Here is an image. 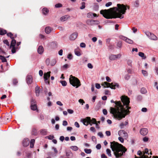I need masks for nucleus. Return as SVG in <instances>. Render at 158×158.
I'll use <instances>...</instances> for the list:
<instances>
[{
    "label": "nucleus",
    "mask_w": 158,
    "mask_h": 158,
    "mask_svg": "<svg viewBox=\"0 0 158 158\" xmlns=\"http://www.w3.org/2000/svg\"><path fill=\"white\" fill-rule=\"evenodd\" d=\"M137 154L139 156L143 155V158H148V156H144V155H143V153L142 152L140 151H139L138 152Z\"/></svg>",
    "instance_id": "36"
},
{
    "label": "nucleus",
    "mask_w": 158,
    "mask_h": 158,
    "mask_svg": "<svg viewBox=\"0 0 158 158\" xmlns=\"http://www.w3.org/2000/svg\"><path fill=\"white\" fill-rule=\"evenodd\" d=\"M29 140L28 139H24L23 140V145L24 146L27 147L29 143Z\"/></svg>",
    "instance_id": "17"
},
{
    "label": "nucleus",
    "mask_w": 158,
    "mask_h": 158,
    "mask_svg": "<svg viewBox=\"0 0 158 158\" xmlns=\"http://www.w3.org/2000/svg\"><path fill=\"white\" fill-rule=\"evenodd\" d=\"M77 33L76 32L74 33L70 36L69 39L70 40H73L77 38Z\"/></svg>",
    "instance_id": "14"
},
{
    "label": "nucleus",
    "mask_w": 158,
    "mask_h": 158,
    "mask_svg": "<svg viewBox=\"0 0 158 158\" xmlns=\"http://www.w3.org/2000/svg\"><path fill=\"white\" fill-rule=\"evenodd\" d=\"M134 6L135 7H138L139 6V3L138 0H136L133 2Z\"/></svg>",
    "instance_id": "31"
},
{
    "label": "nucleus",
    "mask_w": 158,
    "mask_h": 158,
    "mask_svg": "<svg viewBox=\"0 0 158 158\" xmlns=\"http://www.w3.org/2000/svg\"><path fill=\"white\" fill-rule=\"evenodd\" d=\"M143 32L149 39L153 40H157V37L154 34L149 31H143Z\"/></svg>",
    "instance_id": "6"
},
{
    "label": "nucleus",
    "mask_w": 158,
    "mask_h": 158,
    "mask_svg": "<svg viewBox=\"0 0 158 158\" xmlns=\"http://www.w3.org/2000/svg\"><path fill=\"white\" fill-rule=\"evenodd\" d=\"M122 102L120 101H114L111 100L110 102L114 103V107L110 108V113L113 114L116 118L120 120L125 118L126 115L129 113V110L130 108L128 106L130 102L129 98L127 96H123L121 97Z\"/></svg>",
    "instance_id": "1"
},
{
    "label": "nucleus",
    "mask_w": 158,
    "mask_h": 158,
    "mask_svg": "<svg viewBox=\"0 0 158 158\" xmlns=\"http://www.w3.org/2000/svg\"><path fill=\"white\" fill-rule=\"evenodd\" d=\"M67 111L70 114H72L73 113V111L71 109H68L67 110Z\"/></svg>",
    "instance_id": "64"
},
{
    "label": "nucleus",
    "mask_w": 158,
    "mask_h": 158,
    "mask_svg": "<svg viewBox=\"0 0 158 158\" xmlns=\"http://www.w3.org/2000/svg\"><path fill=\"white\" fill-rule=\"evenodd\" d=\"M142 98L141 95H139L137 96L136 99L138 101H140L142 100Z\"/></svg>",
    "instance_id": "46"
},
{
    "label": "nucleus",
    "mask_w": 158,
    "mask_h": 158,
    "mask_svg": "<svg viewBox=\"0 0 158 158\" xmlns=\"http://www.w3.org/2000/svg\"><path fill=\"white\" fill-rule=\"evenodd\" d=\"M27 83L28 84H30L32 82V77L31 75H28L26 78Z\"/></svg>",
    "instance_id": "13"
},
{
    "label": "nucleus",
    "mask_w": 158,
    "mask_h": 158,
    "mask_svg": "<svg viewBox=\"0 0 158 158\" xmlns=\"http://www.w3.org/2000/svg\"><path fill=\"white\" fill-rule=\"evenodd\" d=\"M106 134L107 136H110L111 135V133L110 131H106Z\"/></svg>",
    "instance_id": "62"
},
{
    "label": "nucleus",
    "mask_w": 158,
    "mask_h": 158,
    "mask_svg": "<svg viewBox=\"0 0 158 158\" xmlns=\"http://www.w3.org/2000/svg\"><path fill=\"white\" fill-rule=\"evenodd\" d=\"M31 134L32 135H37V132L35 128L32 129L31 131Z\"/></svg>",
    "instance_id": "35"
},
{
    "label": "nucleus",
    "mask_w": 158,
    "mask_h": 158,
    "mask_svg": "<svg viewBox=\"0 0 158 158\" xmlns=\"http://www.w3.org/2000/svg\"><path fill=\"white\" fill-rule=\"evenodd\" d=\"M95 87L97 89H99L101 88V86L100 84L98 83H96L95 84Z\"/></svg>",
    "instance_id": "59"
},
{
    "label": "nucleus",
    "mask_w": 158,
    "mask_h": 158,
    "mask_svg": "<svg viewBox=\"0 0 158 158\" xmlns=\"http://www.w3.org/2000/svg\"><path fill=\"white\" fill-rule=\"evenodd\" d=\"M117 7L111 8L108 10H102L100 13L107 19L119 18L122 19L124 18V15L127 10L126 6L123 4H118Z\"/></svg>",
    "instance_id": "2"
},
{
    "label": "nucleus",
    "mask_w": 158,
    "mask_h": 158,
    "mask_svg": "<svg viewBox=\"0 0 158 158\" xmlns=\"http://www.w3.org/2000/svg\"><path fill=\"white\" fill-rule=\"evenodd\" d=\"M87 66H88V68H89V69H92L93 68V65L90 63H89L88 64Z\"/></svg>",
    "instance_id": "58"
},
{
    "label": "nucleus",
    "mask_w": 158,
    "mask_h": 158,
    "mask_svg": "<svg viewBox=\"0 0 158 158\" xmlns=\"http://www.w3.org/2000/svg\"><path fill=\"white\" fill-rule=\"evenodd\" d=\"M148 133V130L147 128H142L140 130V134L143 136L146 135Z\"/></svg>",
    "instance_id": "11"
},
{
    "label": "nucleus",
    "mask_w": 158,
    "mask_h": 158,
    "mask_svg": "<svg viewBox=\"0 0 158 158\" xmlns=\"http://www.w3.org/2000/svg\"><path fill=\"white\" fill-rule=\"evenodd\" d=\"M69 82L73 86L77 88L81 86V84L79 80L77 77L72 75L70 76L69 79Z\"/></svg>",
    "instance_id": "4"
},
{
    "label": "nucleus",
    "mask_w": 158,
    "mask_h": 158,
    "mask_svg": "<svg viewBox=\"0 0 158 158\" xmlns=\"http://www.w3.org/2000/svg\"><path fill=\"white\" fill-rule=\"evenodd\" d=\"M40 87L38 86H37L35 88V93L36 94V96H39L40 95Z\"/></svg>",
    "instance_id": "19"
},
{
    "label": "nucleus",
    "mask_w": 158,
    "mask_h": 158,
    "mask_svg": "<svg viewBox=\"0 0 158 158\" xmlns=\"http://www.w3.org/2000/svg\"><path fill=\"white\" fill-rule=\"evenodd\" d=\"M69 18V16L68 15H65L61 17L60 18V20L62 22H64L67 21Z\"/></svg>",
    "instance_id": "15"
},
{
    "label": "nucleus",
    "mask_w": 158,
    "mask_h": 158,
    "mask_svg": "<svg viewBox=\"0 0 158 158\" xmlns=\"http://www.w3.org/2000/svg\"><path fill=\"white\" fill-rule=\"evenodd\" d=\"M102 85L104 86V87H110L111 89H115L116 87L118 88L119 85L115 83H110L106 82H105L102 84Z\"/></svg>",
    "instance_id": "5"
},
{
    "label": "nucleus",
    "mask_w": 158,
    "mask_h": 158,
    "mask_svg": "<svg viewBox=\"0 0 158 158\" xmlns=\"http://www.w3.org/2000/svg\"><path fill=\"white\" fill-rule=\"evenodd\" d=\"M87 24L89 25L93 26L94 25V22L93 19L88 20L86 21Z\"/></svg>",
    "instance_id": "20"
},
{
    "label": "nucleus",
    "mask_w": 158,
    "mask_h": 158,
    "mask_svg": "<svg viewBox=\"0 0 158 158\" xmlns=\"http://www.w3.org/2000/svg\"><path fill=\"white\" fill-rule=\"evenodd\" d=\"M0 59H1L3 62H6V58L2 56H0Z\"/></svg>",
    "instance_id": "39"
},
{
    "label": "nucleus",
    "mask_w": 158,
    "mask_h": 158,
    "mask_svg": "<svg viewBox=\"0 0 158 158\" xmlns=\"http://www.w3.org/2000/svg\"><path fill=\"white\" fill-rule=\"evenodd\" d=\"M50 72H48L44 74V78L45 81H46V80H47L49 78L50 76Z\"/></svg>",
    "instance_id": "16"
},
{
    "label": "nucleus",
    "mask_w": 158,
    "mask_h": 158,
    "mask_svg": "<svg viewBox=\"0 0 158 158\" xmlns=\"http://www.w3.org/2000/svg\"><path fill=\"white\" fill-rule=\"evenodd\" d=\"M60 83L63 86H65L67 85V83L65 81H61Z\"/></svg>",
    "instance_id": "48"
},
{
    "label": "nucleus",
    "mask_w": 158,
    "mask_h": 158,
    "mask_svg": "<svg viewBox=\"0 0 158 158\" xmlns=\"http://www.w3.org/2000/svg\"><path fill=\"white\" fill-rule=\"evenodd\" d=\"M42 11L44 15H47L49 12V10L47 8H44L42 9Z\"/></svg>",
    "instance_id": "22"
},
{
    "label": "nucleus",
    "mask_w": 158,
    "mask_h": 158,
    "mask_svg": "<svg viewBox=\"0 0 158 158\" xmlns=\"http://www.w3.org/2000/svg\"><path fill=\"white\" fill-rule=\"evenodd\" d=\"M139 56L142 57L143 59H145L146 58V57L144 55V54L143 52H140L139 53Z\"/></svg>",
    "instance_id": "25"
},
{
    "label": "nucleus",
    "mask_w": 158,
    "mask_h": 158,
    "mask_svg": "<svg viewBox=\"0 0 158 158\" xmlns=\"http://www.w3.org/2000/svg\"><path fill=\"white\" fill-rule=\"evenodd\" d=\"M16 44V41L14 39L12 40L10 48H11V52L12 54L15 53L16 52V50L19 49V47H15V46Z\"/></svg>",
    "instance_id": "7"
},
{
    "label": "nucleus",
    "mask_w": 158,
    "mask_h": 158,
    "mask_svg": "<svg viewBox=\"0 0 158 158\" xmlns=\"http://www.w3.org/2000/svg\"><path fill=\"white\" fill-rule=\"evenodd\" d=\"M101 145L99 143L97 144L96 146V148L98 150L100 149L101 148Z\"/></svg>",
    "instance_id": "54"
},
{
    "label": "nucleus",
    "mask_w": 158,
    "mask_h": 158,
    "mask_svg": "<svg viewBox=\"0 0 158 158\" xmlns=\"http://www.w3.org/2000/svg\"><path fill=\"white\" fill-rule=\"evenodd\" d=\"M141 92L142 94H146L147 93V91L145 88H142L141 89Z\"/></svg>",
    "instance_id": "32"
},
{
    "label": "nucleus",
    "mask_w": 158,
    "mask_h": 158,
    "mask_svg": "<svg viewBox=\"0 0 158 158\" xmlns=\"http://www.w3.org/2000/svg\"><path fill=\"white\" fill-rule=\"evenodd\" d=\"M81 6L80 7V9H83L85 7V3L84 2H83L81 3Z\"/></svg>",
    "instance_id": "42"
},
{
    "label": "nucleus",
    "mask_w": 158,
    "mask_h": 158,
    "mask_svg": "<svg viewBox=\"0 0 158 158\" xmlns=\"http://www.w3.org/2000/svg\"><path fill=\"white\" fill-rule=\"evenodd\" d=\"M112 4V3L111 2H109L106 3L105 5V6L106 7H109Z\"/></svg>",
    "instance_id": "55"
},
{
    "label": "nucleus",
    "mask_w": 158,
    "mask_h": 158,
    "mask_svg": "<svg viewBox=\"0 0 158 158\" xmlns=\"http://www.w3.org/2000/svg\"><path fill=\"white\" fill-rule=\"evenodd\" d=\"M84 151L87 154H90L92 150L90 149L85 148L84 149Z\"/></svg>",
    "instance_id": "34"
},
{
    "label": "nucleus",
    "mask_w": 158,
    "mask_h": 158,
    "mask_svg": "<svg viewBox=\"0 0 158 158\" xmlns=\"http://www.w3.org/2000/svg\"><path fill=\"white\" fill-rule=\"evenodd\" d=\"M142 73L144 76L147 77L148 76V74L147 71L143 70H142Z\"/></svg>",
    "instance_id": "37"
},
{
    "label": "nucleus",
    "mask_w": 158,
    "mask_h": 158,
    "mask_svg": "<svg viewBox=\"0 0 158 158\" xmlns=\"http://www.w3.org/2000/svg\"><path fill=\"white\" fill-rule=\"evenodd\" d=\"M130 78V76L128 74H126L124 77V78L126 80H128Z\"/></svg>",
    "instance_id": "47"
},
{
    "label": "nucleus",
    "mask_w": 158,
    "mask_h": 158,
    "mask_svg": "<svg viewBox=\"0 0 158 158\" xmlns=\"http://www.w3.org/2000/svg\"><path fill=\"white\" fill-rule=\"evenodd\" d=\"M106 151L107 154L109 156L111 157V154L110 150L109 149H107Z\"/></svg>",
    "instance_id": "38"
},
{
    "label": "nucleus",
    "mask_w": 158,
    "mask_h": 158,
    "mask_svg": "<svg viewBox=\"0 0 158 158\" xmlns=\"http://www.w3.org/2000/svg\"><path fill=\"white\" fill-rule=\"evenodd\" d=\"M85 44L84 43H81L80 44V46L81 47L85 48Z\"/></svg>",
    "instance_id": "63"
},
{
    "label": "nucleus",
    "mask_w": 158,
    "mask_h": 158,
    "mask_svg": "<svg viewBox=\"0 0 158 158\" xmlns=\"http://www.w3.org/2000/svg\"><path fill=\"white\" fill-rule=\"evenodd\" d=\"M96 123H97L96 119L94 118H93L92 119H90V121H89V124L92 126L93 124H95Z\"/></svg>",
    "instance_id": "24"
},
{
    "label": "nucleus",
    "mask_w": 158,
    "mask_h": 158,
    "mask_svg": "<svg viewBox=\"0 0 158 158\" xmlns=\"http://www.w3.org/2000/svg\"><path fill=\"white\" fill-rule=\"evenodd\" d=\"M49 139H52L54 138V137L53 135H50L46 137Z\"/></svg>",
    "instance_id": "45"
},
{
    "label": "nucleus",
    "mask_w": 158,
    "mask_h": 158,
    "mask_svg": "<svg viewBox=\"0 0 158 158\" xmlns=\"http://www.w3.org/2000/svg\"><path fill=\"white\" fill-rule=\"evenodd\" d=\"M56 61L55 59H54L52 60L51 62V65L52 66H54L56 63Z\"/></svg>",
    "instance_id": "33"
},
{
    "label": "nucleus",
    "mask_w": 158,
    "mask_h": 158,
    "mask_svg": "<svg viewBox=\"0 0 158 158\" xmlns=\"http://www.w3.org/2000/svg\"><path fill=\"white\" fill-rule=\"evenodd\" d=\"M35 142V140L34 139H32L30 141V147L31 148H33L34 146V144Z\"/></svg>",
    "instance_id": "28"
},
{
    "label": "nucleus",
    "mask_w": 158,
    "mask_h": 158,
    "mask_svg": "<svg viewBox=\"0 0 158 158\" xmlns=\"http://www.w3.org/2000/svg\"><path fill=\"white\" fill-rule=\"evenodd\" d=\"M127 63L128 65L130 66H131L132 60L130 59H128L127 60Z\"/></svg>",
    "instance_id": "40"
},
{
    "label": "nucleus",
    "mask_w": 158,
    "mask_h": 158,
    "mask_svg": "<svg viewBox=\"0 0 158 158\" xmlns=\"http://www.w3.org/2000/svg\"><path fill=\"white\" fill-rule=\"evenodd\" d=\"M143 140L144 142H147L148 141L149 138L147 136H145L143 138Z\"/></svg>",
    "instance_id": "44"
},
{
    "label": "nucleus",
    "mask_w": 158,
    "mask_h": 158,
    "mask_svg": "<svg viewBox=\"0 0 158 158\" xmlns=\"http://www.w3.org/2000/svg\"><path fill=\"white\" fill-rule=\"evenodd\" d=\"M62 6V5L60 3L56 4L55 5V7L56 8L60 7Z\"/></svg>",
    "instance_id": "52"
},
{
    "label": "nucleus",
    "mask_w": 158,
    "mask_h": 158,
    "mask_svg": "<svg viewBox=\"0 0 158 158\" xmlns=\"http://www.w3.org/2000/svg\"><path fill=\"white\" fill-rule=\"evenodd\" d=\"M52 31V28L49 27H47L45 28V32L47 34H49Z\"/></svg>",
    "instance_id": "21"
},
{
    "label": "nucleus",
    "mask_w": 158,
    "mask_h": 158,
    "mask_svg": "<svg viewBox=\"0 0 158 158\" xmlns=\"http://www.w3.org/2000/svg\"><path fill=\"white\" fill-rule=\"evenodd\" d=\"M145 154H148V155L149 154L148 150L147 148H146L145 149L144 152L143 153V155H144H144Z\"/></svg>",
    "instance_id": "53"
},
{
    "label": "nucleus",
    "mask_w": 158,
    "mask_h": 158,
    "mask_svg": "<svg viewBox=\"0 0 158 158\" xmlns=\"http://www.w3.org/2000/svg\"><path fill=\"white\" fill-rule=\"evenodd\" d=\"M7 35L10 37L12 39H14L16 37V35H15L14 36H13V34L11 32L8 33L7 34Z\"/></svg>",
    "instance_id": "23"
},
{
    "label": "nucleus",
    "mask_w": 158,
    "mask_h": 158,
    "mask_svg": "<svg viewBox=\"0 0 158 158\" xmlns=\"http://www.w3.org/2000/svg\"><path fill=\"white\" fill-rule=\"evenodd\" d=\"M110 147L117 158L122 156L127 151V149L122 144L115 141L110 142Z\"/></svg>",
    "instance_id": "3"
},
{
    "label": "nucleus",
    "mask_w": 158,
    "mask_h": 158,
    "mask_svg": "<svg viewBox=\"0 0 158 158\" xmlns=\"http://www.w3.org/2000/svg\"><path fill=\"white\" fill-rule=\"evenodd\" d=\"M3 43L6 44L7 45V46H9V43L8 41L6 40H3Z\"/></svg>",
    "instance_id": "57"
},
{
    "label": "nucleus",
    "mask_w": 158,
    "mask_h": 158,
    "mask_svg": "<svg viewBox=\"0 0 158 158\" xmlns=\"http://www.w3.org/2000/svg\"><path fill=\"white\" fill-rule=\"evenodd\" d=\"M75 55L78 56H80L81 55L80 52L79 51H75Z\"/></svg>",
    "instance_id": "49"
},
{
    "label": "nucleus",
    "mask_w": 158,
    "mask_h": 158,
    "mask_svg": "<svg viewBox=\"0 0 158 158\" xmlns=\"http://www.w3.org/2000/svg\"><path fill=\"white\" fill-rule=\"evenodd\" d=\"M98 136H100L101 138H103V135L102 132H99L98 133Z\"/></svg>",
    "instance_id": "61"
},
{
    "label": "nucleus",
    "mask_w": 158,
    "mask_h": 158,
    "mask_svg": "<svg viewBox=\"0 0 158 158\" xmlns=\"http://www.w3.org/2000/svg\"><path fill=\"white\" fill-rule=\"evenodd\" d=\"M94 25L98 24L100 23L99 22L98 20H94Z\"/></svg>",
    "instance_id": "60"
},
{
    "label": "nucleus",
    "mask_w": 158,
    "mask_h": 158,
    "mask_svg": "<svg viewBox=\"0 0 158 158\" xmlns=\"http://www.w3.org/2000/svg\"><path fill=\"white\" fill-rule=\"evenodd\" d=\"M118 135L122 137H127L128 136L127 133L124 130H120L118 132Z\"/></svg>",
    "instance_id": "8"
},
{
    "label": "nucleus",
    "mask_w": 158,
    "mask_h": 158,
    "mask_svg": "<svg viewBox=\"0 0 158 158\" xmlns=\"http://www.w3.org/2000/svg\"><path fill=\"white\" fill-rule=\"evenodd\" d=\"M117 46L118 48H121L122 46V42L120 41L118 42L117 44Z\"/></svg>",
    "instance_id": "43"
},
{
    "label": "nucleus",
    "mask_w": 158,
    "mask_h": 158,
    "mask_svg": "<svg viewBox=\"0 0 158 158\" xmlns=\"http://www.w3.org/2000/svg\"><path fill=\"white\" fill-rule=\"evenodd\" d=\"M121 55L120 54L116 55H111L109 57V59L111 60H114L118 58H120Z\"/></svg>",
    "instance_id": "10"
},
{
    "label": "nucleus",
    "mask_w": 158,
    "mask_h": 158,
    "mask_svg": "<svg viewBox=\"0 0 158 158\" xmlns=\"http://www.w3.org/2000/svg\"><path fill=\"white\" fill-rule=\"evenodd\" d=\"M90 121V117H87L85 119H82L81 121L84 125L87 126L89 124V121Z\"/></svg>",
    "instance_id": "9"
},
{
    "label": "nucleus",
    "mask_w": 158,
    "mask_h": 158,
    "mask_svg": "<svg viewBox=\"0 0 158 158\" xmlns=\"http://www.w3.org/2000/svg\"><path fill=\"white\" fill-rule=\"evenodd\" d=\"M67 58L69 60H71L73 59V56L71 54H69L67 56Z\"/></svg>",
    "instance_id": "51"
},
{
    "label": "nucleus",
    "mask_w": 158,
    "mask_h": 158,
    "mask_svg": "<svg viewBox=\"0 0 158 158\" xmlns=\"http://www.w3.org/2000/svg\"><path fill=\"white\" fill-rule=\"evenodd\" d=\"M118 139L122 143H123L124 142V139L122 137H119L118 138Z\"/></svg>",
    "instance_id": "56"
},
{
    "label": "nucleus",
    "mask_w": 158,
    "mask_h": 158,
    "mask_svg": "<svg viewBox=\"0 0 158 158\" xmlns=\"http://www.w3.org/2000/svg\"><path fill=\"white\" fill-rule=\"evenodd\" d=\"M70 148L74 151H77L78 149V148L76 146H71Z\"/></svg>",
    "instance_id": "29"
},
{
    "label": "nucleus",
    "mask_w": 158,
    "mask_h": 158,
    "mask_svg": "<svg viewBox=\"0 0 158 158\" xmlns=\"http://www.w3.org/2000/svg\"><path fill=\"white\" fill-rule=\"evenodd\" d=\"M40 133L42 135H46L47 134V131L46 130L42 129L40 131Z\"/></svg>",
    "instance_id": "27"
},
{
    "label": "nucleus",
    "mask_w": 158,
    "mask_h": 158,
    "mask_svg": "<svg viewBox=\"0 0 158 158\" xmlns=\"http://www.w3.org/2000/svg\"><path fill=\"white\" fill-rule=\"evenodd\" d=\"M38 53L40 54H42L44 51V48L42 46H39L37 50Z\"/></svg>",
    "instance_id": "18"
},
{
    "label": "nucleus",
    "mask_w": 158,
    "mask_h": 158,
    "mask_svg": "<svg viewBox=\"0 0 158 158\" xmlns=\"http://www.w3.org/2000/svg\"><path fill=\"white\" fill-rule=\"evenodd\" d=\"M6 33V31L2 28H0V35H3Z\"/></svg>",
    "instance_id": "26"
},
{
    "label": "nucleus",
    "mask_w": 158,
    "mask_h": 158,
    "mask_svg": "<svg viewBox=\"0 0 158 158\" xmlns=\"http://www.w3.org/2000/svg\"><path fill=\"white\" fill-rule=\"evenodd\" d=\"M121 39L126 42L130 44H132L133 43V41L132 40L125 36H122Z\"/></svg>",
    "instance_id": "12"
},
{
    "label": "nucleus",
    "mask_w": 158,
    "mask_h": 158,
    "mask_svg": "<svg viewBox=\"0 0 158 158\" xmlns=\"http://www.w3.org/2000/svg\"><path fill=\"white\" fill-rule=\"evenodd\" d=\"M87 16L88 18H93V13L91 12H89L87 14Z\"/></svg>",
    "instance_id": "41"
},
{
    "label": "nucleus",
    "mask_w": 158,
    "mask_h": 158,
    "mask_svg": "<svg viewBox=\"0 0 158 158\" xmlns=\"http://www.w3.org/2000/svg\"><path fill=\"white\" fill-rule=\"evenodd\" d=\"M31 109L33 110H35L37 109V106L35 104H31Z\"/></svg>",
    "instance_id": "30"
},
{
    "label": "nucleus",
    "mask_w": 158,
    "mask_h": 158,
    "mask_svg": "<svg viewBox=\"0 0 158 158\" xmlns=\"http://www.w3.org/2000/svg\"><path fill=\"white\" fill-rule=\"evenodd\" d=\"M46 64L47 65H49L50 63V60L49 58H47L46 60Z\"/></svg>",
    "instance_id": "50"
}]
</instances>
